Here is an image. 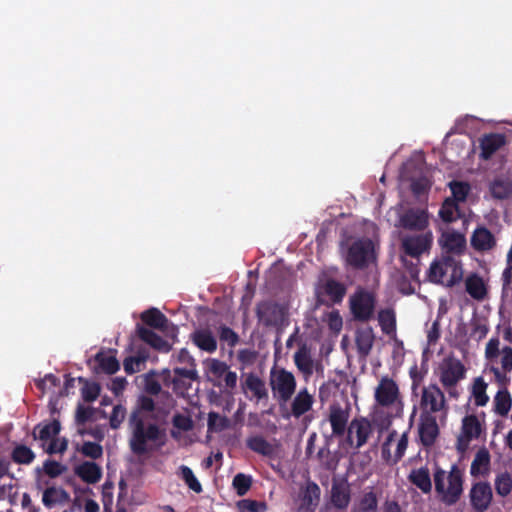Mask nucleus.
<instances>
[{"instance_id": "nucleus-1", "label": "nucleus", "mask_w": 512, "mask_h": 512, "mask_svg": "<svg viewBox=\"0 0 512 512\" xmlns=\"http://www.w3.org/2000/svg\"><path fill=\"white\" fill-rule=\"evenodd\" d=\"M131 428V437L129 439V447L133 454L142 456L151 451L149 443L157 442L164 437V432L160 427L151 423L145 425L144 419L139 411H133L129 418Z\"/></svg>"}, {"instance_id": "nucleus-2", "label": "nucleus", "mask_w": 512, "mask_h": 512, "mask_svg": "<svg viewBox=\"0 0 512 512\" xmlns=\"http://www.w3.org/2000/svg\"><path fill=\"white\" fill-rule=\"evenodd\" d=\"M500 340L492 337L485 347V358L489 362V371L493 373L495 382L501 387L509 384L508 374L512 372V347L499 348Z\"/></svg>"}, {"instance_id": "nucleus-3", "label": "nucleus", "mask_w": 512, "mask_h": 512, "mask_svg": "<svg viewBox=\"0 0 512 512\" xmlns=\"http://www.w3.org/2000/svg\"><path fill=\"white\" fill-rule=\"evenodd\" d=\"M435 491L446 505L456 504L463 493V471L453 464L448 474L440 466L434 470Z\"/></svg>"}, {"instance_id": "nucleus-4", "label": "nucleus", "mask_w": 512, "mask_h": 512, "mask_svg": "<svg viewBox=\"0 0 512 512\" xmlns=\"http://www.w3.org/2000/svg\"><path fill=\"white\" fill-rule=\"evenodd\" d=\"M269 386L281 410L296 392L297 381L294 374L285 368L273 366L269 373Z\"/></svg>"}, {"instance_id": "nucleus-5", "label": "nucleus", "mask_w": 512, "mask_h": 512, "mask_svg": "<svg viewBox=\"0 0 512 512\" xmlns=\"http://www.w3.org/2000/svg\"><path fill=\"white\" fill-rule=\"evenodd\" d=\"M377 260L374 243L369 238L353 241L347 249L346 264L355 270H365Z\"/></svg>"}, {"instance_id": "nucleus-6", "label": "nucleus", "mask_w": 512, "mask_h": 512, "mask_svg": "<svg viewBox=\"0 0 512 512\" xmlns=\"http://www.w3.org/2000/svg\"><path fill=\"white\" fill-rule=\"evenodd\" d=\"M376 302L374 292L358 287L349 298V308L353 319L362 323L370 321L374 317Z\"/></svg>"}, {"instance_id": "nucleus-7", "label": "nucleus", "mask_w": 512, "mask_h": 512, "mask_svg": "<svg viewBox=\"0 0 512 512\" xmlns=\"http://www.w3.org/2000/svg\"><path fill=\"white\" fill-rule=\"evenodd\" d=\"M452 269L451 278L447 281V286H453L462 278L461 268L451 256H443L441 260L431 263L427 273L428 280L435 284L444 283V277L448 271Z\"/></svg>"}, {"instance_id": "nucleus-8", "label": "nucleus", "mask_w": 512, "mask_h": 512, "mask_svg": "<svg viewBox=\"0 0 512 512\" xmlns=\"http://www.w3.org/2000/svg\"><path fill=\"white\" fill-rule=\"evenodd\" d=\"M286 308L272 300H264L256 306V317L265 327L282 326L286 320Z\"/></svg>"}, {"instance_id": "nucleus-9", "label": "nucleus", "mask_w": 512, "mask_h": 512, "mask_svg": "<svg viewBox=\"0 0 512 512\" xmlns=\"http://www.w3.org/2000/svg\"><path fill=\"white\" fill-rule=\"evenodd\" d=\"M372 434L373 425L368 418L354 417L348 425L347 443L355 449H360L368 442Z\"/></svg>"}, {"instance_id": "nucleus-10", "label": "nucleus", "mask_w": 512, "mask_h": 512, "mask_svg": "<svg viewBox=\"0 0 512 512\" xmlns=\"http://www.w3.org/2000/svg\"><path fill=\"white\" fill-rule=\"evenodd\" d=\"M420 407L422 412L433 413L446 409L445 396L436 384H430L422 390Z\"/></svg>"}, {"instance_id": "nucleus-11", "label": "nucleus", "mask_w": 512, "mask_h": 512, "mask_svg": "<svg viewBox=\"0 0 512 512\" xmlns=\"http://www.w3.org/2000/svg\"><path fill=\"white\" fill-rule=\"evenodd\" d=\"M465 375L466 368L463 363L458 359L449 358L441 367L440 382L446 389L454 388Z\"/></svg>"}, {"instance_id": "nucleus-12", "label": "nucleus", "mask_w": 512, "mask_h": 512, "mask_svg": "<svg viewBox=\"0 0 512 512\" xmlns=\"http://www.w3.org/2000/svg\"><path fill=\"white\" fill-rule=\"evenodd\" d=\"M242 391L251 401L267 402L269 399L265 381L255 373H248L241 383Z\"/></svg>"}, {"instance_id": "nucleus-13", "label": "nucleus", "mask_w": 512, "mask_h": 512, "mask_svg": "<svg viewBox=\"0 0 512 512\" xmlns=\"http://www.w3.org/2000/svg\"><path fill=\"white\" fill-rule=\"evenodd\" d=\"M418 434L421 444L424 447H431L439 436V427L436 417L429 412H421L419 419Z\"/></svg>"}, {"instance_id": "nucleus-14", "label": "nucleus", "mask_w": 512, "mask_h": 512, "mask_svg": "<svg viewBox=\"0 0 512 512\" xmlns=\"http://www.w3.org/2000/svg\"><path fill=\"white\" fill-rule=\"evenodd\" d=\"M320 500V488L314 482H309L300 490L296 499V512H315Z\"/></svg>"}, {"instance_id": "nucleus-15", "label": "nucleus", "mask_w": 512, "mask_h": 512, "mask_svg": "<svg viewBox=\"0 0 512 512\" xmlns=\"http://www.w3.org/2000/svg\"><path fill=\"white\" fill-rule=\"evenodd\" d=\"M350 409L343 408L339 403L329 406L328 421L332 428V435L341 437L347 432Z\"/></svg>"}, {"instance_id": "nucleus-16", "label": "nucleus", "mask_w": 512, "mask_h": 512, "mask_svg": "<svg viewBox=\"0 0 512 512\" xmlns=\"http://www.w3.org/2000/svg\"><path fill=\"white\" fill-rule=\"evenodd\" d=\"M399 397V388L396 382L385 376L375 389V400L382 407L393 405Z\"/></svg>"}, {"instance_id": "nucleus-17", "label": "nucleus", "mask_w": 512, "mask_h": 512, "mask_svg": "<svg viewBox=\"0 0 512 512\" xmlns=\"http://www.w3.org/2000/svg\"><path fill=\"white\" fill-rule=\"evenodd\" d=\"M431 244V233L408 236L402 241V247L405 254L411 256L412 258H419L421 254L430 249Z\"/></svg>"}, {"instance_id": "nucleus-18", "label": "nucleus", "mask_w": 512, "mask_h": 512, "mask_svg": "<svg viewBox=\"0 0 512 512\" xmlns=\"http://www.w3.org/2000/svg\"><path fill=\"white\" fill-rule=\"evenodd\" d=\"M438 241L442 249L448 254L459 256L466 250L464 234L454 230L443 232Z\"/></svg>"}, {"instance_id": "nucleus-19", "label": "nucleus", "mask_w": 512, "mask_h": 512, "mask_svg": "<svg viewBox=\"0 0 512 512\" xmlns=\"http://www.w3.org/2000/svg\"><path fill=\"white\" fill-rule=\"evenodd\" d=\"M313 404V395L309 393L307 388H303L295 395L291 401L290 411L287 413H282V416L285 418L293 416L298 419L305 413L309 412L312 409Z\"/></svg>"}, {"instance_id": "nucleus-20", "label": "nucleus", "mask_w": 512, "mask_h": 512, "mask_svg": "<svg viewBox=\"0 0 512 512\" xmlns=\"http://www.w3.org/2000/svg\"><path fill=\"white\" fill-rule=\"evenodd\" d=\"M470 244L475 251L484 253L494 249L497 241L494 234L488 228L478 226L471 235Z\"/></svg>"}, {"instance_id": "nucleus-21", "label": "nucleus", "mask_w": 512, "mask_h": 512, "mask_svg": "<svg viewBox=\"0 0 512 512\" xmlns=\"http://www.w3.org/2000/svg\"><path fill=\"white\" fill-rule=\"evenodd\" d=\"M506 144V137L501 133H489L479 139L480 158L489 160L499 149Z\"/></svg>"}, {"instance_id": "nucleus-22", "label": "nucleus", "mask_w": 512, "mask_h": 512, "mask_svg": "<svg viewBox=\"0 0 512 512\" xmlns=\"http://www.w3.org/2000/svg\"><path fill=\"white\" fill-rule=\"evenodd\" d=\"M470 500L473 508L483 512L488 508L492 500V490L488 483H476L470 491Z\"/></svg>"}, {"instance_id": "nucleus-23", "label": "nucleus", "mask_w": 512, "mask_h": 512, "mask_svg": "<svg viewBox=\"0 0 512 512\" xmlns=\"http://www.w3.org/2000/svg\"><path fill=\"white\" fill-rule=\"evenodd\" d=\"M246 447L254 453L266 458H274L276 456V446L271 444L262 435H250L245 441Z\"/></svg>"}, {"instance_id": "nucleus-24", "label": "nucleus", "mask_w": 512, "mask_h": 512, "mask_svg": "<svg viewBox=\"0 0 512 512\" xmlns=\"http://www.w3.org/2000/svg\"><path fill=\"white\" fill-rule=\"evenodd\" d=\"M190 338L193 344L202 351L214 353L217 350L216 337L208 328L196 329L191 333Z\"/></svg>"}, {"instance_id": "nucleus-25", "label": "nucleus", "mask_w": 512, "mask_h": 512, "mask_svg": "<svg viewBox=\"0 0 512 512\" xmlns=\"http://www.w3.org/2000/svg\"><path fill=\"white\" fill-rule=\"evenodd\" d=\"M402 226L409 230L422 231L428 226V214L425 210H408L401 217Z\"/></svg>"}, {"instance_id": "nucleus-26", "label": "nucleus", "mask_w": 512, "mask_h": 512, "mask_svg": "<svg viewBox=\"0 0 512 512\" xmlns=\"http://www.w3.org/2000/svg\"><path fill=\"white\" fill-rule=\"evenodd\" d=\"M351 500V491L346 481H333L331 502L338 509H345Z\"/></svg>"}, {"instance_id": "nucleus-27", "label": "nucleus", "mask_w": 512, "mask_h": 512, "mask_svg": "<svg viewBox=\"0 0 512 512\" xmlns=\"http://www.w3.org/2000/svg\"><path fill=\"white\" fill-rule=\"evenodd\" d=\"M138 337L150 345L152 348L161 351V352H169L171 349V345L164 340L160 335L148 329L140 324L136 327Z\"/></svg>"}, {"instance_id": "nucleus-28", "label": "nucleus", "mask_w": 512, "mask_h": 512, "mask_svg": "<svg viewBox=\"0 0 512 512\" xmlns=\"http://www.w3.org/2000/svg\"><path fill=\"white\" fill-rule=\"evenodd\" d=\"M294 364L305 378L312 376L314 372V361L311 357L310 349L306 344H302L294 354Z\"/></svg>"}, {"instance_id": "nucleus-29", "label": "nucleus", "mask_w": 512, "mask_h": 512, "mask_svg": "<svg viewBox=\"0 0 512 512\" xmlns=\"http://www.w3.org/2000/svg\"><path fill=\"white\" fill-rule=\"evenodd\" d=\"M70 501L69 493L62 487H47L42 494L43 505L51 509L56 505H62Z\"/></svg>"}, {"instance_id": "nucleus-30", "label": "nucleus", "mask_w": 512, "mask_h": 512, "mask_svg": "<svg viewBox=\"0 0 512 512\" xmlns=\"http://www.w3.org/2000/svg\"><path fill=\"white\" fill-rule=\"evenodd\" d=\"M60 429V422L56 419L47 423H39L34 427L32 437L35 440L38 439L43 442H51L52 439H56V436L59 434Z\"/></svg>"}, {"instance_id": "nucleus-31", "label": "nucleus", "mask_w": 512, "mask_h": 512, "mask_svg": "<svg viewBox=\"0 0 512 512\" xmlns=\"http://www.w3.org/2000/svg\"><path fill=\"white\" fill-rule=\"evenodd\" d=\"M75 473L88 484H95L100 481L102 477L101 467L95 462L90 461H85L77 466Z\"/></svg>"}, {"instance_id": "nucleus-32", "label": "nucleus", "mask_w": 512, "mask_h": 512, "mask_svg": "<svg viewBox=\"0 0 512 512\" xmlns=\"http://www.w3.org/2000/svg\"><path fill=\"white\" fill-rule=\"evenodd\" d=\"M408 480L425 494L432 490L430 472L427 467L412 469L408 475Z\"/></svg>"}, {"instance_id": "nucleus-33", "label": "nucleus", "mask_w": 512, "mask_h": 512, "mask_svg": "<svg viewBox=\"0 0 512 512\" xmlns=\"http://www.w3.org/2000/svg\"><path fill=\"white\" fill-rule=\"evenodd\" d=\"M355 343L358 354L361 357H367L374 344V334L371 327L366 329L358 330L355 337Z\"/></svg>"}, {"instance_id": "nucleus-34", "label": "nucleus", "mask_w": 512, "mask_h": 512, "mask_svg": "<svg viewBox=\"0 0 512 512\" xmlns=\"http://www.w3.org/2000/svg\"><path fill=\"white\" fill-rule=\"evenodd\" d=\"M483 431V425L476 415H466L462 419L461 434L465 435L467 439H478Z\"/></svg>"}, {"instance_id": "nucleus-35", "label": "nucleus", "mask_w": 512, "mask_h": 512, "mask_svg": "<svg viewBox=\"0 0 512 512\" xmlns=\"http://www.w3.org/2000/svg\"><path fill=\"white\" fill-rule=\"evenodd\" d=\"M438 216L444 223L450 224L457 221L463 215L459 204L455 203L454 199L445 198L438 211Z\"/></svg>"}, {"instance_id": "nucleus-36", "label": "nucleus", "mask_w": 512, "mask_h": 512, "mask_svg": "<svg viewBox=\"0 0 512 512\" xmlns=\"http://www.w3.org/2000/svg\"><path fill=\"white\" fill-rule=\"evenodd\" d=\"M489 191L495 199H507L512 193V182L502 176L496 177L490 182Z\"/></svg>"}, {"instance_id": "nucleus-37", "label": "nucleus", "mask_w": 512, "mask_h": 512, "mask_svg": "<svg viewBox=\"0 0 512 512\" xmlns=\"http://www.w3.org/2000/svg\"><path fill=\"white\" fill-rule=\"evenodd\" d=\"M143 323L155 329L164 330L167 326V317L157 308H150L141 313Z\"/></svg>"}, {"instance_id": "nucleus-38", "label": "nucleus", "mask_w": 512, "mask_h": 512, "mask_svg": "<svg viewBox=\"0 0 512 512\" xmlns=\"http://www.w3.org/2000/svg\"><path fill=\"white\" fill-rule=\"evenodd\" d=\"M465 287L467 293L475 300H482L487 294L483 279L478 274H472L466 278Z\"/></svg>"}, {"instance_id": "nucleus-39", "label": "nucleus", "mask_w": 512, "mask_h": 512, "mask_svg": "<svg viewBox=\"0 0 512 512\" xmlns=\"http://www.w3.org/2000/svg\"><path fill=\"white\" fill-rule=\"evenodd\" d=\"M377 319L384 334L393 335L396 333V313L393 308L380 309Z\"/></svg>"}, {"instance_id": "nucleus-40", "label": "nucleus", "mask_w": 512, "mask_h": 512, "mask_svg": "<svg viewBox=\"0 0 512 512\" xmlns=\"http://www.w3.org/2000/svg\"><path fill=\"white\" fill-rule=\"evenodd\" d=\"M323 290L332 303L339 304L343 301L347 288L343 283L335 279H328L323 286Z\"/></svg>"}, {"instance_id": "nucleus-41", "label": "nucleus", "mask_w": 512, "mask_h": 512, "mask_svg": "<svg viewBox=\"0 0 512 512\" xmlns=\"http://www.w3.org/2000/svg\"><path fill=\"white\" fill-rule=\"evenodd\" d=\"M11 460L19 465H30L34 462L36 455L34 451L25 444H15L11 454Z\"/></svg>"}, {"instance_id": "nucleus-42", "label": "nucleus", "mask_w": 512, "mask_h": 512, "mask_svg": "<svg viewBox=\"0 0 512 512\" xmlns=\"http://www.w3.org/2000/svg\"><path fill=\"white\" fill-rule=\"evenodd\" d=\"M95 362L98 364L100 371L108 375L115 374L120 369L116 356L103 351L95 355Z\"/></svg>"}, {"instance_id": "nucleus-43", "label": "nucleus", "mask_w": 512, "mask_h": 512, "mask_svg": "<svg viewBox=\"0 0 512 512\" xmlns=\"http://www.w3.org/2000/svg\"><path fill=\"white\" fill-rule=\"evenodd\" d=\"M490 465V453L485 448H480L471 463L470 473L472 476H478L486 472Z\"/></svg>"}, {"instance_id": "nucleus-44", "label": "nucleus", "mask_w": 512, "mask_h": 512, "mask_svg": "<svg viewBox=\"0 0 512 512\" xmlns=\"http://www.w3.org/2000/svg\"><path fill=\"white\" fill-rule=\"evenodd\" d=\"M494 412L502 417L508 415L512 407V397L509 391L506 389L499 390L494 397Z\"/></svg>"}, {"instance_id": "nucleus-45", "label": "nucleus", "mask_w": 512, "mask_h": 512, "mask_svg": "<svg viewBox=\"0 0 512 512\" xmlns=\"http://www.w3.org/2000/svg\"><path fill=\"white\" fill-rule=\"evenodd\" d=\"M487 386L482 377H477L473 381L471 395L477 407L485 406L489 401V396L486 393Z\"/></svg>"}, {"instance_id": "nucleus-46", "label": "nucleus", "mask_w": 512, "mask_h": 512, "mask_svg": "<svg viewBox=\"0 0 512 512\" xmlns=\"http://www.w3.org/2000/svg\"><path fill=\"white\" fill-rule=\"evenodd\" d=\"M147 359L148 354L141 351H139L135 356L126 357L123 361L124 371L128 375L141 371Z\"/></svg>"}, {"instance_id": "nucleus-47", "label": "nucleus", "mask_w": 512, "mask_h": 512, "mask_svg": "<svg viewBox=\"0 0 512 512\" xmlns=\"http://www.w3.org/2000/svg\"><path fill=\"white\" fill-rule=\"evenodd\" d=\"M448 187L451 190V197L446 199H454L455 203L465 202L470 192V185L464 181L453 180L448 183Z\"/></svg>"}, {"instance_id": "nucleus-48", "label": "nucleus", "mask_w": 512, "mask_h": 512, "mask_svg": "<svg viewBox=\"0 0 512 512\" xmlns=\"http://www.w3.org/2000/svg\"><path fill=\"white\" fill-rule=\"evenodd\" d=\"M207 427L210 432H222L230 427V420L226 416H221L219 413L211 411L208 413Z\"/></svg>"}, {"instance_id": "nucleus-49", "label": "nucleus", "mask_w": 512, "mask_h": 512, "mask_svg": "<svg viewBox=\"0 0 512 512\" xmlns=\"http://www.w3.org/2000/svg\"><path fill=\"white\" fill-rule=\"evenodd\" d=\"M179 476L185 482V484L191 489L193 492L199 494L203 491L202 485L199 480L194 475L192 469L188 466L181 465L179 467Z\"/></svg>"}, {"instance_id": "nucleus-50", "label": "nucleus", "mask_w": 512, "mask_h": 512, "mask_svg": "<svg viewBox=\"0 0 512 512\" xmlns=\"http://www.w3.org/2000/svg\"><path fill=\"white\" fill-rule=\"evenodd\" d=\"M322 468L328 471H335L338 467V458L328 447H322L317 453Z\"/></svg>"}, {"instance_id": "nucleus-51", "label": "nucleus", "mask_w": 512, "mask_h": 512, "mask_svg": "<svg viewBox=\"0 0 512 512\" xmlns=\"http://www.w3.org/2000/svg\"><path fill=\"white\" fill-rule=\"evenodd\" d=\"M378 507V499L376 493L371 489L365 492L359 502L358 512H376Z\"/></svg>"}, {"instance_id": "nucleus-52", "label": "nucleus", "mask_w": 512, "mask_h": 512, "mask_svg": "<svg viewBox=\"0 0 512 512\" xmlns=\"http://www.w3.org/2000/svg\"><path fill=\"white\" fill-rule=\"evenodd\" d=\"M79 382H83L84 386L81 389L82 398L86 402H93L95 401L99 394H100V385L98 383H89L84 378L79 377Z\"/></svg>"}, {"instance_id": "nucleus-53", "label": "nucleus", "mask_w": 512, "mask_h": 512, "mask_svg": "<svg viewBox=\"0 0 512 512\" xmlns=\"http://www.w3.org/2000/svg\"><path fill=\"white\" fill-rule=\"evenodd\" d=\"M173 371H174L175 376L171 380V382L173 383L175 388L180 387V383H181L182 379H188L190 381H194L198 378L197 371H196L195 367H190V368L176 367V368H174Z\"/></svg>"}, {"instance_id": "nucleus-54", "label": "nucleus", "mask_w": 512, "mask_h": 512, "mask_svg": "<svg viewBox=\"0 0 512 512\" xmlns=\"http://www.w3.org/2000/svg\"><path fill=\"white\" fill-rule=\"evenodd\" d=\"M495 489L496 492L502 497L510 494L512 490V477L509 473L505 472L497 476L495 480Z\"/></svg>"}, {"instance_id": "nucleus-55", "label": "nucleus", "mask_w": 512, "mask_h": 512, "mask_svg": "<svg viewBox=\"0 0 512 512\" xmlns=\"http://www.w3.org/2000/svg\"><path fill=\"white\" fill-rule=\"evenodd\" d=\"M251 485V476L245 475L243 473H238L234 476L233 487L239 496H244L249 491Z\"/></svg>"}, {"instance_id": "nucleus-56", "label": "nucleus", "mask_w": 512, "mask_h": 512, "mask_svg": "<svg viewBox=\"0 0 512 512\" xmlns=\"http://www.w3.org/2000/svg\"><path fill=\"white\" fill-rule=\"evenodd\" d=\"M240 512H265L266 504L251 499H243L237 502Z\"/></svg>"}, {"instance_id": "nucleus-57", "label": "nucleus", "mask_w": 512, "mask_h": 512, "mask_svg": "<svg viewBox=\"0 0 512 512\" xmlns=\"http://www.w3.org/2000/svg\"><path fill=\"white\" fill-rule=\"evenodd\" d=\"M219 338L222 342L227 343L231 348L235 347L239 342L238 334L228 326L222 325L219 328Z\"/></svg>"}, {"instance_id": "nucleus-58", "label": "nucleus", "mask_w": 512, "mask_h": 512, "mask_svg": "<svg viewBox=\"0 0 512 512\" xmlns=\"http://www.w3.org/2000/svg\"><path fill=\"white\" fill-rule=\"evenodd\" d=\"M208 370L215 379L220 380L229 370V366L219 359H211L209 360Z\"/></svg>"}, {"instance_id": "nucleus-59", "label": "nucleus", "mask_w": 512, "mask_h": 512, "mask_svg": "<svg viewBox=\"0 0 512 512\" xmlns=\"http://www.w3.org/2000/svg\"><path fill=\"white\" fill-rule=\"evenodd\" d=\"M155 376L156 372L150 371L144 377V389L151 395H158L161 392V385Z\"/></svg>"}, {"instance_id": "nucleus-60", "label": "nucleus", "mask_w": 512, "mask_h": 512, "mask_svg": "<svg viewBox=\"0 0 512 512\" xmlns=\"http://www.w3.org/2000/svg\"><path fill=\"white\" fill-rule=\"evenodd\" d=\"M172 424L175 428L185 432L192 430L194 427L192 418L188 415H183L180 413H177L173 416Z\"/></svg>"}, {"instance_id": "nucleus-61", "label": "nucleus", "mask_w": 512, "mask_h": 512, "mask_svg": "<svg viewBox=\"0 0 512 512\" xmlns=\"http://www.w3.org/2000/svg\"><path fill=\"white\" fill-rule=\"evenodd\" d=\"M81 453L86 457L92 459H98L103 454L102 446L96 442L87 441L84 442L81 448Z\"/></svg>"}, {"instance_id": "nucleus-62", "label": "nucleus", "mask_w": 512, "mask_h": 512, "mask_svg": "<svg viewBox=\"0 0 512 512\" xmlns=\"http://www.w3.org/2000/svg\"><path fill=\"white\" fill-rule=\"evenodd\" d=\"M125 415H126L125 407L122 406L121 404L115 405L113 407V410H112V413H111L110 419H109L110 427L112 429H118L120 427V425L122 424V422L124 421Z\"/></svg>"}, {"instance_id": "nucleus-63", "label": "nucleus", "mask_w": 512, "mask_h": 512, "mask_svg": "<svg viewBox=\"0 0 512 512\" xmlns=\"http://www.w3.org/2000/svg\"><path fill=\"white\" fill-rule=\"evenodd\" d=\"M95 409L79 405L76 410L75 421L78 425H84L93 418Z\"/></svg>"}, {"instance_id": "nucleus-64", "label": "nucleus", "mask_w": 512, "mask_h": 512, "mask_svg": "<svg viewBox=\"0 0 512 512\" xmlns=\"http://www.w3.org/2000/svg\"><path fill=\"white\" fill-rule=\"evenodd\" d=\"M43 469L49 477L55 478L65 471V466L54 460H46L43 464Z\"/></svg>"}]
</instances>
